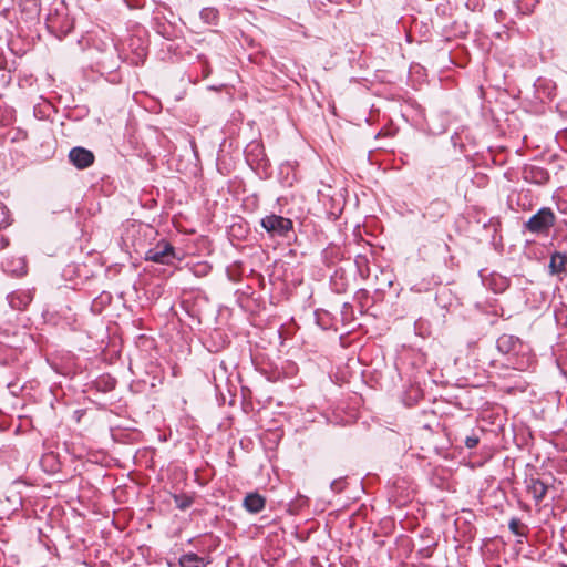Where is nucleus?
I'll use <instances>...</instances> for the list:
<instances>
[{
    "mask_svg": "<svg viewBox=\"0 0 567 567\" xmlns=\"http://www.w3.org/2000/svg\"><path fill=\"white\" fill-rule=\"evenodd\" d=\"M8 246H9V239H8L7 237H3V236H2V237H1V239H0V248H1V249H4V248H7Z\"/></svg>",
    "mask_w": 567,
    "mask_h": 567,
    "instance_id": "26",
    "label": "nucleus"
},
{
    "mask_svg": "<svg viewBox=\"0 0 567 567\" xmlns=\"http://www.w3.org/2000/svg\"><path fill=\"white\" fill-rule=\"evenodd\" d=\"M219 13L214 8H204L200 11V19L207 24H217Z\"/></svg>",
    "mask_w": 567,
    "mask_h": 567,
    "instance_id": "18",
    "label": "nucleus"
},
{
    "mask_svg": "<svg viewBox=\"0 0 567 567\" xmlns=\"http://www.w3.org/2000/svg\"><path fill=\"white\" fill-rule=\"evenodd\" d=\"M175 247L167 240L162 239L145 252L144 259L155 264L172 266L174 260H182Z\"/></svg>",
    "mask_w": 567,
    "mask_h": 567,
    "instance_id": "2",
    "label": "nucleus"
},
{
    "mask_svg": "<svg viewBox=\"0 0 567 567\" xmlns=\"http://www.w3.org/2000/svg\"><path fill=\"white\" fill-rule=\"evenodd\" d=\"M48 31L56 39L62 40L74 28V19L70 16L69 7L64 0H53L45 18Z\"/></svg>",
    "mask_w": 567,
    "mask_h": 567,
    "instance_id": "1",
    "label": "nucleus"
},
{
    "mask_svg": "<svg viewBox=\"0 0 567 567\" xmlns=\"http://www.w3.org/2000/svg\"><path fill=\"white\" fill-rule=\"evenodd\" d=\"M508 528L514 535L518 537H527L529 532L528 526L522 523V520L517 517L511 518Z\"/></svg>",
    "mask_w": 567,
    "mask_h": 567,
    "instance_id": "16",
    "label": "nucleus"
},
{
    "mask_svg": "<svg viewBox=\"0 0 567 567\" xmlns=\"http://www.w3.org/2000/svg\"><path fill=\"white\" fill-rule=\"evenodd\" d=\"M210 564L209 556H199L195 553H187L179 557V567H206Z\"/></svg>",
    "mask_w": 567,
    "mask_h": 567,
    "instance_id": "13",
    "label": "nucleus"
},
{
    "mask_svg": "<svg viewBox=\"0 0 567 567\" xmlns=\"http://www.w3.org/2000/svg\"><path fill=\"white\" fill-rule=\"evenodd\" d=\"M524 483L526 492L532 495L535 504L539 505L547 494L548 485L533 474L526 475Z\"/></svg>",
    "mask_w": 567,
    "mask_h": 567,
    "instance_id": "6",
    "label": "nucleus"
},
{
    "mask_svg": "<svg viewBox=\"0 0 567 567\" xmlns=\"http://www.w3.org/2000/svg\"><path fill=\"white\" fill-rule=\"evenodd\" d=\"M198 59L203 66V71H202L203 75H204V78H207L210 74V68H209L208 60L203 55H199Z\"/></svg>",
    "mask_w": 567,
    "mask_h": 567,
    "instance_id": "25",
    "label": "nucleus"
},
{
    "mask_svg": "<svg viewBox=\"0 0 567 567\" xmlns=\"http://www.w3.org/2000/svg\"><path fill=\"white\" fill-rule=\"evenodd\" d=\"M464 443L467 449H474L478 445L480 437L476 434L468 435L466 436Z\"/></svg>",
    "mask_w": 567,
    "mask_h": 567,
    "instance_id": "23",
    "label": "nucleus"
},
{
    "mask_svg": "<svg viewBox=\"0 0 567 567\" xmlns=\"http://www.w3.org/2000/svg\"><path fill=\"white\" fill-rule=\"evenodd\" d=\"M446 208L447 206L444 200L435 199L426 206L423 216L432 220H437L444 216Z\"/></svg>",
    "mask_w": 567,
    "mask_h": 567,
    "instance_id": "14",
    "label": "nucleus"
},
{
    "mask_svg": "<svg viewBox=\"0 0 567 567\" xmlns=\"http://www.w3.org/2000/svg\"><path fill=\"white\" fill-rule=\"evenodd\" d=\"M555 224L556 216L551 208L542 207L524 224V228L532 234H547Z\"/></svg>",
    "mask_w": 567,
    "mask_h": 567,
    "instance_id": "4",
    "label": "nucleus"
},
{
    "mask_svg": "<svg viewBox=\"0 0 567 567\" xmlns=\"http://www.w3.org/2000/svg\"><path fill=\"white\" fill-rule=\"evenodd\" d=\"M244 508L251 513H260L266 506V498L257 492L248 493L243 501Z\"/></svg>",
    "mask_w": 567,
    "mask_h": 567,
    "instance_id": "11",
    "label": "nucleus"
},
{
    "mask_svg": "<svg viewBox=\"0 0 567 567\" xmlns=\"http://www.w3.org/2000/svg\"><path fill=\"white\" fill-rule=\"evenodd\" d=\"M327 1L330 3H340L341 2V0H327Z\"/></svg>",
    "mask_w": 567,
    "mask_h": 567,
    "instance_id": "28",
    "label": "nucleus"
},
{
    "mask_svg": "<svg viewBox=\"0 0 567 567\" xmlns=\"http://www.w3.org/2000/svg\"><path fill=\"white\" fill-rule=\"evenodd\" d=\"M69 161L78 169H85L93 165L95 156L94 154L84 147L75 146L69 152Z\"/></svg>",
    "mask_w": 567,
    "mask_h": 567,
    "instance_id": "7",
    "label": "nucleus"
},
{
    "mask_svg": "<svg viewBox=\"0 0 567 567\" xmlns=\"http://www.w3.org/2000/svg\"><path fill=\"white\" fill-rule=\"evenodd\" d=\"M496 347H497V350L505 355L511 353V350H515V347L518 349L523 348V350H526V343L524 341H522L516 336L507 334V333H504L501 337H498V339L496 341Z\"/></svg>",
    "mask_w": 567,
    "mask_h": 567,
    "instance_id": "9",
    "label": "nucleus"
},
{
    "mask_svg": "<svg viewBox=\"0 0 567 567\" xmlns=\"http://www.w3.org/2000/svg\"><path fill=\"white\" fill-rule=\"evenodd\" d=\"M18 262H19V267L17 269H12L10 271L13 272L16 276L20 277V276H23L27 274V265L22 259H19Z\"/></svg>",
    "mask_w": 567,
    "mask_h": 567,
    "instance_id": "24",
    "label": "nucleus"
},
{
    "mask_svg": "<svg viewBox=\"0 0 567 567\" xmlns=\"http://www.w3.org/2000/svg\"><path fill=\"white\" fill-rule=\"evenodd\" d=\"M192 271L197 277H204L210 271V266L206 262L196 264L193 266Z\"/></svg>",
    "mask_w": 567,
    "mask_h": 567,
    "instance_id": "20",
    "label": "nucleus"
},
{
    "mask_svg": "<svg viewBox=\"0 0 567 567\" xmlns=\"http://www.w3.org/2000/svg\"><path fill=\"white\" fill-rule=\"evenodd\" d=\"M9 225L7 207L0 203V228Z\"/></svg>",
    "mask_w": 567,
    "mask_h": 567,
    "instance_id": "22",
    "label": "nucleus"
},
{
    "mask_svg": "<svg viewBox=\"0 0 567 567\" xmlns=\"http://www.w3.org/2000/svg\"><path fill=\"white\" fill-rule=\"evenodd\" d=\"M355 264L359 268L360 275L362 277H368V275H369L368 259L364 256H358L355 259Z\"/></svg>",
    "mask_w": 567,
    "mask_h": 567,
    "instance_id": "21",
    "label": "nucleus"
},
{
    "mask_svg": "<svg viewBox=\"0 0 567 567\" xmlns=\"http://www.w3.org/2000/svg\"><path fill=\"white\" fill-rule=\"evenodd\" d=\"M492 289L495 292H503L508 287V280L507 278L503 276H493L492 278Z\"/></svg>",
    "mask_w": 567,
    "mask_h": 567,
    "instance_id": "19",
    "label": "nucleus"
},
{
    "mask_svg": "<svg viewBox=\"0 0 567 567\" xmlns=\"http://www.w3.org/2000/svg\"><path fill=\"white\" fill-rule=\"evenodd\" d=\"M549 274L555 276H561L567 274V254L555 251L550 256L549 261Z\"/></svg>",
    "mask_w": 567,
    "mask_h": 567,
    "instance_id": "12",
    "label": "nucleus"
},
{
    "mask_svg": "<svg viewBox=\"0 0 567 567\" xmlns=\"http://www.w3.org/2000/svg\"><path fill=\"white\" fill-rule=\"evenodd\" d=\"M207 542H215V537L210 535H205L203 539L200 540L202 544H206Z\"/></svg>",
    "mask_w": 567,
    "mask_h": 567,
    "instance_id": "27",
    "label": "nucleus"
},
{
    "mask_svg": "<svg viewBox=\"0 0 567 567\" xmlns=\"http://www.w3.org/2000/svg\"><path fill=\"white\" fill-rule=\"evenodd\" d=\"M260 225L271 238H285L288 237L289 233L293 231V221L277 214L266 215L261 218Z\"/></svg>",
    "mask_w": 567,
    "mask_h": 567,
    "instance_id": "3",
    "label": "nucleus"
},
{
    "mask_svg": "<svg viewBox=\"0 0 567 567\" xmlns=\"http://www.w3.org/2000/svg\"><path fill=\"white\" fill-rule=\"evenodd\" d=\"M508 362L513 365L515 370L526 371L532 368L535 363V354L532 351V348L526 343V350L523 348L518 350L515 347V350H511V353L507 354Z\"/></svg>",
    "mask_w": 567,
    "mask_h": 567,
    "instance_id": "5",
    "label": "nucleus"
},
{
    "mask_svg": "<svg viewBox=\"0 0 567 567\" xmlns=\"http://www.w3.org/2000/svg\"><path fill=\"white\" fill-rule=\"evenodd\" d=\"M522 178L530 184L545 185L548 183L550 175L544 167L537 165H525L522 169Z\"/></svg>",
    "mask_w": 567,
    "mask_h": 567,
    "instance_id": "8",
    "label": "nucleus"
},
{
    "mask_svg": "<svg viewBox=\"0 0 567 567\" xmlns=\"http://www.w3.org/2000/svg\"><path fill=\"white\" fill-rule=\"evenodd\" d=\"M255 147L261 150V146L259 144H256Z\"/></svg>",
    "mask_w": 567,
    "mask_h": 567,
    "instance_id": "29",
    "label": "nucleus"
},
{
    "mask_svg": "<svg viewBox=\"0 0 567 567\" xmlns=\"http://www.w3.org/2000/svg\"><path fill=\"white\" fill-rule=\"evenodd\" d=\"M19 7L22 19L33 22L39 19L41 12L40 0H20Z\"/></svg>",
    "mask_w": 567,
    "mask_h": 567,
    "instance_id": "10",
    "label": "nucleus"
},
{
    "mask_svg": "<svg viewBox=\"0 0 567 567\" xmlns=\"http://www.w3.org/2000/svg\"><path fill=\"white\" fill-rule=\"evenodd\" d=\"M116 379L112 378L111 375H101L96 381H95V385L97 388V390H101V391H104V392H107V391H111L113 389H115L116 386Z\"/></svg>",
    "mask_w": 567,
    "mask_h": 567,
    "instance_id": "17",
    "label": "nucleus"
},
{
    "mask_svg": "<svg viewBox=\"0 0 567 567\" xmlns=\"http://www.w3.org/2000/svg\"><path fill=\"white\" fill-rule=\"evenodd\" d=\"M175 506L185 511L189 508L195 501V494L194 493H178L172 495Z\"/></svg>",
    "mask_w": 567,
    "mask_h": 567,
    "instance_id": "15",
    "label": "nucleus"
}]
</instances>
